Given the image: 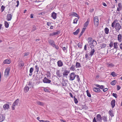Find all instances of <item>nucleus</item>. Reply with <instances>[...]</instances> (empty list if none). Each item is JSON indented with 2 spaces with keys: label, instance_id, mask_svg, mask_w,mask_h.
<instances>
[{
  "label": "nucleus",
  "instance_id": "nucleus-2",
  "mask_svg": "<svg viewBox=\"0 0 122 122\" xmlns=\"http://www.w3.org/2000/svg\"><path fill=\"white\" fill-rule=\"evenodd\" d=\"M88 42L89 45L92 46L93 47L97 44L96 41L94 40H93L92 38L91 37H88Z\"/></svg>",
  "mask_w": 122,
  "mask_h": 122
},
{
  "label": "nucleus",
  "instance_id": "nucleus-51",
  "mask_svg": "<svg viewBox=\"0 0 122 122\" xmlns=\"http://www.w3.org/2000/svg\"><path fill=\"white\" fill-rule=\"evenodd\" d=\"M82 43H81L80 42H79V43H78L77 45L78 47H81L82 46Z\"/></svg>",
  "mask_w": 122,
  "mask_h": 122
},
{
  "label": "nucleus",
  "instance_id": "nucleus-21",
  "mask_svg": "<svg viewBox=\"0 0 122 122\" xmlns=\"http://www.w3.org/2000/svg\"><path fill=\"white\" fill-rule=\"evenodd\" d=\"M57 15L56 13H55L54 12L52 13L51 14V16L52 18L54 19H55L56 18Z\"/></svg>",
  "mask_w": 122,
  "mask_h": 122
},
{
  "label": "nucleus",
  "instance_id": "nucleus-63",
  "mask_svg": "<svg viewBox=\"0 0 122 122\" xmlns=\"http://www.w3.org/2000/svg\"><path fill=\"white\" fill-rule=\"evenodd\" d=\"M51 23L50 22H47V24L48 26H50L51 25Z\"/></svg>",
  "mask_w": 122,
  "mask_h": 122
},
{
  "label": "nucleus",
  "instance_id": "nucleus-9",
  "mask_svg": "<svg viewBox=\"0 0 122 122\" xmlns=\"http://www.w3.org/2000/svg\"><path fill=\"white\" fill-rule=\"evenodd\" d=\"M10 71V68H7L6 69L5 72V76L7 77L9 75Z\"/></svg>",
  "mask_w": 122,
  "mask_h": 122
},
{
  "label": "nucleus",
  "instance_id": "nucleus-35",
  "mask_svg": "<svg viewBox=\"0 0 122 122\" xmlns=\"http://www.w3.org/2000/svg\"><path fill=\"white\" fill-rule=\"evenodd\" d=\"M117 43L115 42L114 43V48L117 49L118 48V46L117 45Z\"/></svg>",
  "mask_w": 122,
  "mask_h": 122
},
{
  "label": "nucleus",
  "instance_id": "nucleus-17",
  "mask_svg": "<svg viewBox=\"0 0 122 122\" xmlns=\"http://www.w3.org/2000/svg\"><path fill=\"white\" fill-rule=\"evenodd\" d=\"M58 66L59 67H61L63 66V64L61 60H59L57 62Z\"/></svg>",
  "mask_w": 122,
  "mask_h": 122
},
{
  "label": "nucleus",
  "instance_id": "nucleus-56",
  "mask_svg": "<svg viewBox=\"0 0 122 122\" xmlns=\"http://www.w3.org/2000/svg\"><path fill=\"white\" fill-rule=\"evenodd\" d=\"M24 56H27L28 55L30 54V52H26L24 53Z\"/></svg>",
  "mask_w": 122,
  "mask_h": 122
},
{
  "label": "nucleus",
  "instance_id": "nucleus-59",
  "mask_svg": "<svg viewBox=\"0 0 122 122\" xmlns=\"http://www.w3.org/2000/svg\"><path fill=\"white\" fill-rule=\"evenodd\" d=\"M121 87L119 85L117 86V90H119L121 89Z\"/></svg>",
  "mask_w": 122,
  "mask_h": 122
},
{
  "label": "nucleus",
  "instance_id": "nucleus-25",
  "mask_svg": "<svg viewBox=\"0 0 122 122\" xmlns=\"http://www.w3.org/2000/svg\"><path fill=\"white\" fill-rule=\"evenodd\" d=\"M90 19L89 18H88L86 22L85 23L84 25V27L86 28L87 27L88 24V23Z\"/></svg>",
  "mask_w": 122,
  "mask_h": 122
},
{
  "label": "nucleus",
  "instance_id": "nucleus-46",
  "mask_svg": "<svg viewBox=\"0 0 122 122\" xmlns=\"http://www.w3.org/2000/svg\"><path fill=\"white\" fill-rule=\"evenodd\" d=\"M111 75L113 77L116 76H117V75L115 74V72H112L111 73Z\"/></svg>",
  "mask_w": 122,
  "mask_h": 122
},
{
  "label": "nucleus",
  "instance_id": "nucleus-7",
  "mask_svg": "<svg viewBox=\"0 0 122 122\" xmlns=\"http://www.w3.org/2000/svg\"><path fill=\"white\" fill-rule=\"evenodd\" d=\"M96 120L98 122H101L102 120V117L100 114H98L97 115Z\"/></svg>",
  "mask_w": 122,
  "mask_h": 122
},
{
  "label": "nucleus",
  "instance_id": "nucleus-16",
  "mask_svg": "<svg viewBox=\"0 0 122 122\" xmlns=\"http://www.w3.org/2000/svg\"><path fill=\"white\" fill-rule=\"evenodd\" d=\"M95 51L94 49H92V47H91V51L89 53V55L92 56L94 55Z\"/></svg>",
  "mask_w": 122,
  "mask_h": 122
},
{
  "label": "nucleus",
  "instance_id": "nucleus-57",
  "mask_svg": "<svg viewBox=\"0 0 122 122\" xmlns=\"http://www.w3.org/2000/svg\"><path fill=\"white\" fill-rule=\"evenodd\" d=\"M33 70V68L31 67L30 70V73H32Z\"/></svg>",
  "mask_w": 122,
  "mask_h": 122
},
{
  "label": "nucleus",
  "instance_id": "nucleus-10",
  "mask_svg": "<svg viewBox=\"0 0 122 122\" xmlns=\"http://www.w3.org/2000/svg\"><path fill=\"white\" fill-rule=\"evenodd\" d=\"M5 118L4 115L0 114V122H1L4 121Z\"/></svg>",
  "mask_w": 122,
  "mask_h": 122
},
{
  "label": "nucleus",
  "instance_id": "nucleus-44",
  "mask_svg": "<svg viewBox=\"0 0 122 122\" xmlns=\"http://www.w3.org/2000/svg\"><path fill=\"white\" fill-rule=\"evenodd\" d=\"M70 69L71 70L74 71L75 70V66L73 65L70 68Z\"/></svg>",
  "mask_w": 122,
  "mask_h": 122
},
{
  "label": "nucleus",
  "instance_id": "nucleus-42",
  "mask_svg": "<svg viewBox=\"0 0 122 122\" xmlns=\"http://www.w3.org/2000/svg\"><path fill=\"white\" fill-rule=\"evenodd\" d=\"M109 114L111 117H112L114 116V115L113 114V112L111 110H109Z\"/></svg>",
  "mask_w": 122,
  "mask_h": 122
},
{
  "label": "nucleus",
  "instance_id": "nucleus-58",
  "mask_svg": "<svg viewBox=\"0 0 122 122\" xmlns=\"http://www.w3.org/2000/svg\"><path fill=\"white\" fill-rule=\"evenodd\" d=\"M44 91L46 92H49L50 91H49L48 89H47L46 88H44Z\"/></svg>",
  "mask_w": 122,
  "mask_h": 122
},
{
  "label": "nucleus",
  "instance_id": "nucleus-41",
  "mask_svg": "<svg viewBox=\"0 0 122 122\" xmlns=\"http://www.w3.org/2000/svg\"><path fill=\"white\" fill-rule=\"evenodd\" d=\"M5 26L6 28H8L9 27V24L7 22L5 21Z\"/></svg>",
  "mask_w": 122,
  "mask_h": 122
},
{
  "label": "nucleus",
  "instance_id": "nucleus-38",
  "mask_svg": "<svg viewBox=\"0 0 122 122\" xmlns=\"http://www.w3.org/2000/svg\"><path fill=\"white\" fill-rule=\"evenodd\" d=\"M109 29L107 27H106L105 29V34H108L109 31Z\"/></svg>",
  "mask_w": 122,
  "mask_h": 122
},
{
  "label": "nucleus",
  "instance_id": "nucleus-22",
  "mask_svg": "<svg viewBox=\"0 0 122 122\" xmlns=\"http://www.w3.org/2000/svg\"><path fill=\"white\" fill-rule=\"evenodd\" d=\"M94 91L96 92H100L101 90L100 89L96 87H94L93 88Z\"/></svg>",
  "mask_w": 122,
  "mask_h": 122
},
{
  "label": "nucleus",
  "instance_id": "nucleus-14",
  "mask_svg": "<svg viewBox=\"0 0 122 122\" xmlns=\"http://www.w3.org/2000/svg\"><path fill=\"white\" fill-rule=\"evenodd\" d=\"M48 43L52 46L53 45H54V41L53 40L49 39L48 40Z\"/></svg>",
  "mask_w": 122,
  "mask_h": 122
},
{
  "label": "nucleus",
  "instance_id": "nucleus-4",
  "mask_svg": "<svg viewBox=\"0 0 122 122\" xmlns=\"http://www.w3.org/2000/svg\"><path fill=\"white\" fill-rule=\"evenodd\" d=\"M94 25L96 26H97L99 24V20L98 17L97 16H96L94 17Z\"/></svg>",
  "mask_w": 122,
  "mask_h": 122
},
{
  "label": "nucleus",
  "instance_id": "nucleus-33",
  "mask_svg": "<svg viewBox=\"0 0 122 122\" xmlns=\"http://www.w3.org/2000/svg\"><path fill=\"white\" fill-rule=\"evenodd\" d=\"M117 82V81L115 80H114L111 82V84L112 85L114 86L115 85Z\"/></svg>",
  "mask_w": 122,
  "mask_h": 122
},
{
  "label": "nucleus",
  "instance_id": "nucleus-23",
  "mask_svg": "<svg viewBox=\"0 0 122 122\" xmlns=\"http://www.w3.org/2000/svg\"><path fill=\"white\" fill-rule=\"evenodd\" d=\"M57 76L59 77H61L62 76L61 73L60 72V71L57 70L56 72Z\"/></svg>",
  "mask_w": 122,
  "mask_h": 122
},
{
  "label": "nucleus",
  "instance_id": "nucleus-62",
  "mask_svg": "<svg viewBox=\"0 0 122 122\" xmlns=\"http://www.w3.org/2000/svg\"><path fill=\"white\" fill-rule=\"evenodd\" d=\"M54 35H55L54 32L52 33H50L49 34V36H53Z\"/></svg>",
  "mask_w": 122,
  "mask_h": 122
},
{
  "label": "nucleus",
  "instance_id": "nucleus-28",
  "mask_svg": "<svg viewBox=\"0 0 122 122\" xmlns=\"http://www.w3.org/2000/svg\"><path fill=\"white\" fill-rule=\"evenodd\" d=\"M29 87L28 86L26 85L25 87L24 88V90L25 92H27L29 90Z\"/></svg>",
  "mask_w": 122,
  "mask_h": 122
},
{
  "label": "nucleus",
  "instance_id": "nucleus-26",
  "mask_svg": "<svg viewBox=\"0 0 122 122\" xmlns=\"http://www.w3.org/2000/svg\"><path fill=\"white\" fill-rule=\"evenodd\" d=\"M3 63L5 64H10V60L6 59L4 61Z\"/></svg>",
  "mask_w": 122,
  "mask_h": 122
},
{
  "label": "nucleus",
  "instance_id": "nucleus-3",
  "mask_svg": "<svg viewBox=\"0 0 122 122\" xmlns=\"http://www.w3.org/2000/svg\"><path fill=\"white\" fill-rule=\"evenodd\" d=\"M19 100L18 99L15 101L13 103L11 107L12 109L13 110H15V106L17 105L19 102Z\"/></svg>",
  "mask_w": 122,
  "mask_h": 122
},
{
  "label": "nucleus",
  "instance_id": "nucleus-12",
  "mask_svg": "<svg viewBox=\"0 0 122 122\" xmlns=\"http://www.w3.org/2000/svg\"><path fill=\"white\" fill-rule=\"evenodd\" d=\"M9 104H5L3 105V109L5 110H7L9 109Z\"/></svg>",
  "mask_w": 122,
  "mask_h": 122
},
{
  "label": "nucleus",
  "instance_id": "nucleus-54",
  "mask_svg": "<svg viewBox=\"0 0 122 122\" xmlns=\"http://www.w3.org/2000/svg\"><path fill=\"white\" fill-rule=\"evenodd\" d=\"M54 35H57L58 34H59L60 33V31H58L56 32H54Z\"/></svg>",
  "mask_w": 122,
  "mask_h": 122
},
{
  "label": "nucleus",
  "instance_id": "nucleus-52",
  "mask_svg": "<svg viewBox=\"0 0 122 122\" xmlns=\"http://www.w3.org/2000/svg\"><path fill=\"white\" fill-rule=\"evenodd\" d=\"M54 45H53L52 46L53 47H54L57 50H58L59 49V47L58 46H57L55 44H54Z\"/></svg>",
  "mask_w": 122,
  "mask_h": 122
},
{
  "label": "nucleus",
  "instance_id": "nucleus-30",
  "mask_svg": "<svg viewBox=\"0 0 122 122\" xmlns=\"http://www.w3.org/2000/svg\"><path fill=\"white\" fill-rule=\"evenodd\" d=\"M79 31L80 29L79 28H78L75 32H73V34L74 35H76L78 34Z\"/></svg>",
  "mask_w": 122,
  "mask_h": 122
},
{
  "label": "nucleus",
  "instance_id": "nucleus-61",
  "mask_svg": "<svg viewBox=\"0 0 122 122\" xmlns=\"http://www.w3.org/2000/svg\"><path fill=\"white\" fill-rule=\"evenodd\" d=\"M119 46L120 49L122 50V42L120 44Z\"/></svg>",
  "mask_w": 122,
  "mask_h": 122
},
{
  "label": "nucleus",
  "instance_id": "nucleus-47",
  "mask_svg": "<svg viewBox=\"0 0 122 122\" xmlns=\"http://www.w3.org/2000/svg\"><path fill=\"white\" fill-rule=\"evenodd\" d=\"M113 44H114L113 42L112 41H111L109 44L110 47H112L113 46Z\"/></svg>",
  "mask_w": 122,
  "mask_h": 122
},
{
  "label": "nucleus",
  "instance_id": "nucleus-48",
  "mask_svg": "<svg viewBox=\"0 0 122 122\" xmlns=\"http://www.w3.org/2000/svg\"><path fill=\"white\" fill-rule=\"evenodd\" d=\"M36 27L34 25L33 26V28H32V30L31 31H34L35 30H36Z\"/></svg>",
  "mask_w": 122,
  "mask_h": 122
},
{
  "label": "nucleus",
  "instance_id": "nucleus-13",
  "mask_svg": "<svg viewBox=\"0 0 122 122\" xmlns=\"http://www.w3.org/2000/svg\"><path fill=\"white\" fill-rule=\"evenodd\" d=\"M24 63L22 61H20L18 63V67L20 69H22V67L24 66Z\"/></svg>",
  "mask_w": 122,
  "mask_h": 122
},
{
  "label": "nucleus",
  "instance_id": "nucleus-49",
  "mask_svg": "<svg viewBox=\"0 0 122 122\" xmlns=\"http://www.w3.org/2000/svg\"><path fill=\"white\" fill-rule=\"evenodd\" d=\"M76 78H77V80L78 82H79L80 81V78H79V76L78 75H76Z\"/></svg>",
  "mask_w": 122,
  "mask_h": 122
},
{
  "label": "nucleus",
  "instance_id": "nucleus-1",
  "mask_svg": "<svg viewBox=\"0 0 122 122\" xmlns=\"http://www.w3.org/2000/svg\"><path fill=\"white\" fill-rule=\"evenodd\" d=\"M117 20L116 19L115 20L112 24V26L113 28L115 27L116 31L117 32H119L121 27L119 23H117Z\"/></svg>",
  "mask_w": 122,
  "mask_h": 122
},
{
  "label": "nucleus",
  "instance_id": "nucleus-18",
  "mask_svg": "<svg viewBox=\"0 0 122 122\" xmlns=\"http://www.w3.org/2000/svg\"><path fill=\"white\" fill-rule=\"evenodd\" d=\"M69 73V71L66 70L64 71V72L62 73V74L63 76H67Z\"/></svg>",
  "mask_w": 122,
  "mask_h": 122
},
{
  "label": "nucleus",
  "instance_id": "nucleus-55",
  "mask_svg": "<svg viewBox=\"0 0 122 122\" xmlns=\"http://www.w3.org/2000/svg\"><path fill=\"white\" fill-rule=\"evenodd\" d=\"M113 96L115 97L116 98H117V94L113 93L112 94Z\"/></svg>",
  "mask_w": 122,
  "mask_h": 122
},
{
  "label": "nucleus",
  "instance_id": "nucleus-37",
  "mask_svg": "<svg viewBox=\"0 0 122 122\" xmlns=\"http://www.w3.org/2000/svg\"><path fill=\"white\" fill-rule=\"evenodd\" d=\"M102 119L104 122H107V117L105 116H104L102 117Z\"/></svg>",
  "mask_w": 122,
  "mask_h": 122
},
{
  "label": "nucleus",
  "instance_id": "nucleus-6",
  "mask_svg": "<svg viewBox=\"0 0 122 122\" xmlns=\"http://www.w3.org/2000/svg\"><path fill=\"white\" fill-rule=\"evenodd\" d=\"M70 76V80H73L76 76V75L75 74L74 72H72L71 73Z\"/></svg>",
  "mask_w": 122,
  "mask_h": 122
},
{
  "label": "nucleus",
  "instance_id": "nucleus-8",
  "mask_svg": "<svg viewBox=\"0 0 122 122\" xmlns=\"http://www.w3.org/2000/svg\"><path fill=\"white\" fill-rule=\"evenodd\" d=\"M118 7L117 8V10L116 11H120L122 9V5L121 3H118Z\"/></svg>",
  "mask_w": 122,
  "mask_h": 122
},
{
  "label": "nucleus",
  "instance_id": "nucleus-15",
  "mask_svg": "<svg viewBox=\"0 0 122 122\" xmlns=\"http://www.w3.org/2000/svg\"><path fill=\"white\" fill-rule=\"evenodd\" d=\"M70 16H75L78 18V19L79 18V17L78 15L76 12H72L70 15Z\"/></svg>",
  "mask_w": 122,
  "mask_h": 122
},
{
  "label": "nucleus",
  "instance_id": "nucleus-45",
  "mask_svg": "<svg viewBox=\"0 0 122 122\" xmlns=\"http://www.w3.org/2000/svg\"><path fill=\"white\" fill-rule=\"evenodd\" d=\"M86 92L87 93V96L89 97H91V95L90 93L88 91V90L86 91Z\"/></svg>",
  "mask_w": 122,
  "mask_h": 122
},
{
  "label": "nucleus",
  "instance_id": "nucleus-19",
  "mask_svg": "<svg viewBox=\"0 0 122 122\" xmlns=\"http://www.w3.org/2000/svg\"><path fill=\"white\" fill-rule=\"evenodd\" d=\"M115 100H112L111 102V104L112 108L114 107L115 106Z\"/></svg>",
  "mask_w": 122,
  "mask_h": 122
},
{
  "label": "nucleus",
  "instance_id": "nucleus-50",
  "mask_svg": "<svg viewBox=\"0 0 122 122\" xmlns=\"http://www.w3.org/2000/svg\"><path fill=\"white\" fill-rule=\"evenodd\" d=\"M78 20V19L77 18H76L74 20L73 22V23L74 24H77V21Z\"/></svg>",
  "mask_w": 122,
  "mask_h": 122
},
{
  "label": "nucleus",
  "instance_id": "nucleus-20",
  "mask_svg": "<svg viewBox=\"0 0 122 122\" xmlns=\"http://www.w3.org/2000/svg\"><path fill=\"white\" fill-rule=\"evenodd\" d=\"M117 39L118 41L120 42L122 41V35L121 34H119L118 36Z\"/></svg>",
  "mask_w": 122,
  "mask_h": 122
},
{
  "label": "nucleus",
  "instance_id": "nucleus-24",
  "mask_svg": "<svg viewBox=\"0 0 122 122\" xmlns=\"http://www.w3.org/2000/svg\"><path fill=\"white\" fill-rule=\"evenodd\" d=\"M94 85L96 87L101 89H103L104 88V86L103 85H99L96 84H95Z\"/></svg>",
  "mask_w": 122,
  "mask_h": 122
},
{
  "label": "nucleus",
  "instance_id": "nucleus-64",
  "mask_svg": "<svg viewBox=\"0 0 122 122\" xmlns=\"http://www.w3.org/2000/svg\"><path fill=\"white\" fill-rule=\"evenodd\" d=\"M93 122H97L96 119L95 117L94 118L93 120Z\"/></svg>",
  "mask_w": 122,
  "mask_h": 122
},
{
  "label": "nucleus",
  "instance_id": "nucleus-53",
  "mask_svg": "<svg viewBox=\"0 0 122 122\" xmlns=\"http://www.w3.org/2000/svg\"><path fill=\"white\" fill-rule=\"evenodd\" d=\"M5 8V7L3 5H2L1 7V12H2L4 11Z\"/></svg>",
  "mask_w": 122,
  "mask_h": 122
},
{
  "label": "nucleus",
  "instance_id": "nucleus-5",
  "mask_svg": "<svg viewBox=\"0 0 122 122\" xmlns=\"http://www.w3.org/2000/svg\"><path fill=\"white\" fill-rule=\"evenodd\" d=\"M43 82L44 83H50L51 82V81L45 77L43 80Z\"/></svg>",
  "mask_w": 122,
  "mask_h": 122
},
{
  "label": "nucleus",
  "instance_id": "nucleus-31",
  "mask_svg": "<svg viewBox=\"0 0 122 122\" xmlns=\"http://www.w3.org/2000/svg\"><path fill=\"white\" fill-rule=\"evenodd\" d=\"M85 28H83L82 29V31H81V33L79 36V38L80 37H81V36L82 35L83 32L85 31Z\"/></svg>",
  "mask_w": 122,
  "mask_h": 122
},
{
  "label": "nucleus",
  "instance_id": "nucleus-32",
  "mask_svg": "<svg viewBox=\"0 0 122 122\" xmlns=\"http://www.w3.org/2000/svg\"><path fill=\"white\" fill-rule=\"evenodd\" d=\"M47 76V78H50L51 76V74L50 72L48 71L47 72V74H46Z\"/></svg>",
  "mask_w": 122,
  "mask_h": 122
},
{
  "label": "nucleus",
  "instance_id": "nucleus-40",
  "mask_svg": "<svg viewBox=\"0 0 122 122\" xmlns=\"http://www.w3.org/2000/svg\"><path fill=\"white\" fill-rule=\"evenodd\" d=\"M35 67L36 71V72L37 73L39 71V67H38L36 65L35 66Z\"/></svg>",
  "mask_w": 122,
  "mask_h": 122
},
{
  "label": "nucleus",
  "instance_id": "nucleus-27",
  "mask_svg": "<svg viewBox=\"0 0 122 122\" xmlns=\"http://www.w3.org/2000/svg\"><path fill=\"white\" fill-rule=\"evenodd\" d=\"M36 103L38 105L41 106H43L44 105V103L43 102L39 101H36Z\"/></svg>",
  "mask_w": 122,
  "mask_h": 122
},
{
  "label": "nucleus",
  "instance_id": "nucleus-60",
  "mask_svg": "<svg viewBox=\"0 0 122 122\" xmlns=\"http://www.w3.org/2000/svg\"><path fill=\"white\" fill-rule=\"evenodd\" d=\"M108 90V88H106L103 89V92H105Z\"/></svg>",
  "mask_w": 122,
  "mask_h": 122
},
{
  "label": "nucleus",
  "instance_id": "nucleus-43",
  "mask_svg": "<svg viewBox=\"0 0 122 122\" xmlns=\"http://www.w3.org/2000/svg\"><path fill=\"white\" fill-rule=\"evenodd\" d=\"M74 101L75 103L76 104H77L78 102V101L77 100V99L75 97H74Z\"/></svg>",
  "mask_w": 122,
  "mask_h": 122
},
{
  "label": "nucleus",
  "instance_id": "nucleus-39",
  "mask_svg": "<svg viewBox=\"0 0 122 122\" xmlns=\"http://www.w3.org/2000/svg\"><path fill=\"white\" fill-rule=\"evenodd\" d=\"M32 82L30 81L26 85L28 86L29 87H31L32 86Z\"/></svg>",
  "mask_w": 122,
  "mask_h": 122
},
{
  "label": "nucleus",
  "instance_id": "nucleus-29",
  "mask_svg": "<svg viewBox=\"0 0 122 122\" xmlns=\"http://www.w3.org/2000/svg\"><path fill=\"white\" fill-rule=\"evenodd\" d=\"M106 46V44L102 43L101 44L100 46V47H101V49H103L104 48H105Z\"/></svg>",
  "mask_w": 122,
  "mask_h": 122
},
{
  "label": "nucleus",
  "instance_id": "nucleus-34",
  "mask_svg": "<svg viewBox=\"0 0 122 122\" xmlns=\"http://www.w3.org/2000/svg\"><path fill=\"white\" fill-rule=\"evenodd\" d=\"M75 66L76 68H78L80 67L81 66L80 63L78 62H76Z\"/></svg>",
  "mask_w": 122,
  "mask_h": 122
},
{
  "label": "nucleus",
  "instance_id": "nucleus-36",
  "mask_svg": "<svg viewBox=\"0 0 122 122\" xmlns=\"http://www.w3.org/2000/svg\"><path fill=\"white\" fill-rule=\"evenodd\" d=\"M81 107L82 108V109H87V107L86 106V105H81Z\"/></svg>",
  "mask_w": 122,
  "mask_h": 122
},
{
  "label": "nucleus",
  "instance_id": "nucleus-11",
  "mask_svg": "<svg viewBox=\"0 0 122 122\" xmlns=\"http://www.w3.org/2000/svg\"><path fill=\"white\" fill-rule=\"evenodd\" d=\"M13 15L10 14H8L7 15L6 19L8 21H10L11 20Z\"/></svg>",
  "mask_w": 122,
  "mask_h": 122
}]
</instances>
